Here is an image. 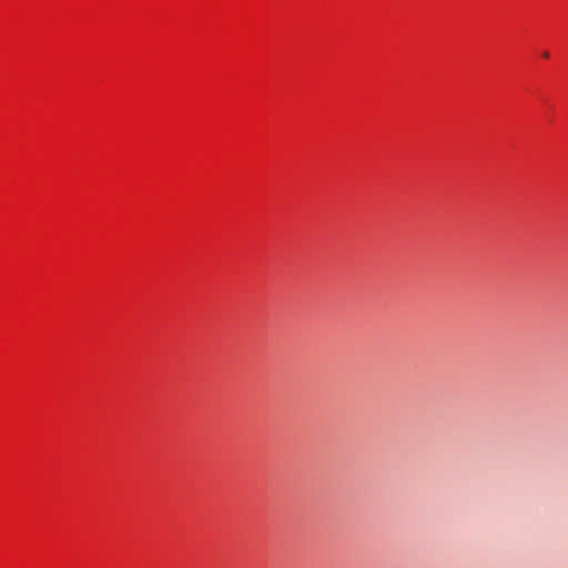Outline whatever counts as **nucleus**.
Here are the masks:
<instances>
[{"instance_id": "1", "label": "nucleus", "mask_w": 568, "mask_h": 568, "mask_svg": "<svg viewBox=\"0 0 568 568\" xmlns=\"http://www.w3.org/2000/svg\"><path fill=\"white\" fill-rule=\"evenodd\" d=\"M544 57H545V58H548V57H549V53H548V52H544Z\"/></svg>"}]
</instances>
